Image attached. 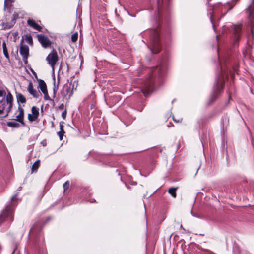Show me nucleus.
Returning <instances> with one entry per match:
<instances>
[{"label":"nucleus","instance_id":"obj_1","mask_svg":"<svg viewBox=\"0 0 254 254\" xmlns=\"http://www.w3.org/2000/svg\"><path fill=\"white\" fill-rule=\"evenodd\" d=\"M171 0H153V4L151 10L154 11L152 20L153 28L147 30L146 33L149 35L150 47L149 49L153 54L159 53L161 50V43L159 37V29L160 19L164 13L169 7Z\"/></svg>","mask_w":254,"mask_h":254},{"label":"nucleus","instance_id":"obj_2","mask_svg":"<svg viewBox=\"0 0 254 254\" xmlns=\"http://www.w3.org/2000/svg\"><path fill=\"white\" fill-rule=\"evenodd\" d=\"M166 67L164 65L161 64L154 68L151 75L144 82L142 93L145 96H147L153 91V85L155 82H159L161 79L165 75Z\"/></svg>","mask_w":254,"mask_h":254},{"label":"nucleus","instance_id":"obj_3","mask_svg":"<svg viewBox=\"0 0 254 254\" xmlns=\"http://www.w3.org/2000/svg\"><path fill=\"white\" fill-rule=\"evenodd\" d=\"M239 0H233L231 2H228L225 5H223L221 3H218L214 5L211 8L209 9L210 19L214 29H215L213 21L216 19H219L221 15H225L228 11L230 10Z\"/></svg>","mask_w":254,"mask_h":254},{"label":"nucleus","instance_id":"obj_4","mask_svg":"<svg viewBox=\"0 0 254 254\" xmlns=\"http://www.w3.org/2000/svg\"><path fill=\"white\" fill-rule=\"evenodd\" d=\"M221 73L218 74L216 76L215 83L213 86V92L211 95L210 100L212 102L215 100L218 97L219 94L221 93L223 90V83L225 81V78H228V73L223 69V65L221 62Z\"/></svg>","mask_w":254,"mask_h":254},{"label":"nucleus","instance_id":"obj_5","mask_svg":"<svg viewBox=\"0 0 254 254\" xmlns=\"http://www.w3.org/2000/svg\"><path fill=\"white\" fill-rule=\"evenodd\" d=\"M17 195H13L11 200L10 204L7 205L6 207L0 213V226L4 225L9 227L14 220V203L12 202L16 199Z\"/></svg>","mask_w":254,"mask_h":254},{"label":"nucleus","instance_id":"obj_6","mask_svg":"<svg viewBox=\"0 0 254 254\" xmlns=\"http://www.w3.org/2000/svg\"><path fill=\"white\" fill-rule=\"evenodd\" d=\"M246 12L249 19V25L251 27V34L248 36V43L251 39H253L254 36V23L253 21V19H254V0H253L246 9Z\"/></svg>","mask_w":254,"mask_h":254},{"label":"nucleus","instance_id":"obj_7","mask_svg":"<svg viewBox=\"0 0 254 254\" xmlns=\"http://www.w3.org/2000/svg\"><path fill=\"white\" fill-rule=\"evenodd\" d=\"M242 27L241 24L232 25L229 29L231 32H232L234 36L233 45L234 46H237L239 41V38L242 34Z\"/></svg>","mask_w":254,"mask_h":254},{"label":"nucleus","instance_id":"obj_8","mask_svg":"<svg viewBox=\"0 0 254 254\" xmlns=\"http://www.w3.org/2000/svg\"><path fill=\"white\" fill-rule=\"evenodd\" d=\"M46 60L48 64L54 69L56 63L58 61V56L57 51L53 49L47 56Z\"/></svg>","mask_w":254,"mask_h":254},{"label":"nucleus","instance_id":"obj_9","mask_svg":"<svg viewBox=\"0 0 254 254\" xmlns=\"http://www.w3.org/2000/svg\"><path fill=\"white\" fill-rule=\"evenodd\" d=\"M73 85L71 87V84H69V85L66 84L64 85L63 90L61 91V94L66 100H68L71 97L73 94Z\"/></svg>","mask_w":254,"mask_h":254},{"label":"nucleus","instance_id":"obj_10","mask_svg":"<svg viewBox=\"0 0 254 254\" xmlns=\"http://www.w3.org/2000/svg\"><path fill=\"white\" fill-rule=\"evenodd\" d=\"M39 42L44 48H47L51 44V42L48 37L44 34H40L37 35Z\"/></svg>","mask_w":254,"mask_h":254},{"label":"nucleus","instance_id":"obj_11","mask_svg":"<svg viewBox=\"0 0 254 254\" xmlns=\"http://www.w3.org/2000/svg\"><path fill=\"white\" fill-rule=\"evenodd\" d=\"M19 53L22 56L23 60L25 64H27V59L29 56V47L26 45H22L19 49Z\"/></svg>","mask_w":254,"mask_h":254},{"label":"nucleus","instance_id":"obj_12","mask_svg":"<svg viewBox=\"0 0 254 254\" xmlns=\"http://www.w3.org/2000/svg\"><path fill=\"white\" fill-rule=\"evenodd\" d=\"M18 111H19V114L16 116V119H14L15 120H16L17 121L22 123L24 124L23 123V118H24V110L21 108L20 105H19L18 106Z\"/></svg>","mask_w":254,"mask_h":254},{"label":"nucleus","instance_id":"obj_13","mask_svg":"<svg viewBox=\"0 0 254 254\" xmlns=\"http://www.w3.org/2000/svg\"><path fill=\"white\" fill-rule=\"evenodd\" d=\"M28 24L32 27L33 29L40 31L41 30L42 27L39 25L37 23H36L34 20L32 19H28L27 20Z\"/></svg>","mask_w":254,"mask_h":254},{"label":"nucleus","instance_id":"obj_14","mask_svg":"<svg viewBox=\"0 0 254 254\" xmlns=\"http://www.w3.org/2000/svg\"><path fill=\"white\" fill-rule=\"evenodd\" d=\"M27 90L29 93L31 94L34 97L37 98L38 94L37 91L33 89V84L31 82H30L28 86Z\"/></svg>","mask_w":254,"mask_h":254},{"label":"nucleus","instance_id":"obj_15","mask_svg":"<svg viewBox=\"0 0 254 254\" xmlns=\"http://www.w3.org/2000/svg\"><path fill=\"white\" fill-rule=\"evenodd\" d=\"M13 19L12 20V21L11 22V24L10 25L8 24L7 23H3V25L4 26V29H6V28H8V29H9V28H11L13 24L15 23V21L16 20V19L18 18V14L17 13H14L13 14Z\"/></svg>","mask_w":254,"mask_h":254},{"label":"nucleus","instance_id":"obj_16","mask_svg":"<svg viewBox=\"0 0 254 254\" xmlns=\"http://www.w3.org/2000/svg\"><path fill=\"white\" fill-rule=\"evenodd\" d=\"M16 97L18 103H25L26 99L21 93L16 92Z\"/></svg>","mask_w":254,"mask_h":254},{"label":"nucleus","instance_id":"obj_17","mask_svg":"<svg viewBox=\"0 0 254 254\" xmlns=\"http://www.w3.org/2000/svg\"><path fill=\"white\" fill-rule=\"evenodd\" d=\"M2 46V49H3V54L4 55L5 57L7 59L9 60V59H10L9 56V54L8 53V50H7V47H6V44L5 41L3 42Z\"/></svg>","mask_w":254,"mask_h":254},{"label":"nucleus","instance_id":"obj_18","mask_svg":"<svg viewBox=\"0 0 254 254\" xmlns=\"http://www.w3.org/2000/svg\"><path fill=\"white\" fill-rule=\"evenodd\" d=\"M39 87L42 92H44V91H46L47 90L45 82L42 79L39 81Z\"/></svg>","mask_w":254,"mask_h":254},{"label":"nucleus","instance_id":"obj_19","mask_svg":"<svg viewBox=\"0 0 254 254\" xmlns=\"http://www.w3.org/2000/svg\"><path fill=\"white\" fill-rule=\"evenodd\" d=\"M39 166H40V160H38L34 163V164H33V165L32 166V168H31L32 173H33L35 171H37Z\"/></svg>","mask_w":254,"mask_h":254},{"label":"nucleus","instance_id":"obj_20","mask_svg":"<svg viewBox=\"0 0 254 254\" xmlns=\"http://www.w3.org/2000/svg\"><path fill=\"white\" fill-rule=\"evenodd\" d=\"M7 125L9 127L17 128L20 127L19 124L15 121L8 122Z\"/></svg>","mask_w":254,"mask_h":254},{"label":"nucleus","instance_id":"obj_21","mask_svg":"<svg viewBox=\"0 0 254 254\" xmlns=\"http://www.w3.org/2000/svg\"><path fill=\"white\" fill-rule=\"evenodd\" d=\"M176 190L177 188L171 187L168 190V192L174 198L176 197Z\"/></svg>","mask_w":254,"mask_h":254},{"label":"nucleus","instance_id":"obj_22","mask_svg":"<svg viewBox=\"0 0 254 254\" xmlns=\"http://www.w3.org/2000/svg\"><path fill=\"white\" fill-rule=\"evenodd\" d=\"M6 102L7 104H12L13 96L10 92H8L6 95Z\"/></svg>","mask_w":254,"mask_h":254},{"label":"nucleus","instance_id":"obj_23","mask_svg":"<svg viewBox=\"0 0 254 254\" xmlns=\"http://www.w3.org/2000/svg\"><path fill=\"white\" fill-rule=\"evenodd\" d=\"M31 112H32V114L36 116L37 117H38L39 113L38 108H37L35 106H33L31 109Z\"/></svg>","mask_w":254,"mask_h":254},{"label":"nucleus","instance_id":"obj_24","mask_svg":"<svg viewBox=\"0 0 254 254\" xmlns=\"http://www.w3.org/2000/svg\"><path fill=\"white\" fill-rule=\"evenodd\" d=\"M25 40L26 42L29 44H32L33 43L32 37L30 34L26 35Z\"/></svg>","mask_w":254,"mask_h":254},{"label":"nucleus","instance_id":"obj_25","mask_svg":"<svg viewBox=\"0 0 254 254\" xmlns=\"http://www.w3.org/2000/svg\"><path fill=\"white\" fill-rule=\"evenodd\" d=\"M38 117H37L36 116L32 114H29L28 115V119L30 122H33L35 121Z\"/></svg>","mask_w":254,"mask_h":254},{"label":"nucleus","instance_id":"obj_26","mask_svg":"<svg viewBox=\"0 0 254 254\" xmlns=\"http://www.w3.org/2000/svg\"><path fill=\"white\" fill-rule=\"evenodd\" d=\"M78 38V33L77 32H75L74 34H73L71 36V41L73 42H75L77 41Z\"/></svg>","mask_w":254,"mask_h":254},{"label":"nucleus","instance_id":"obj_27","mask_svg":"<svg viewBox=\"0 0 254 254\" xmlns=\"http://www.w3.org/2000/svg\"><path fill=\"white\" fill-rule=\"evenodd\" d=\"M8 104V106L6 109V111L7 112V114H6L5 117L7 116L8 113L11 111L12 108V104Z\"/></svg>","mask_w":254,"mask_h":254},{"label":"nucleus","instance_id":"obj_28","mask_svg":"<svg viewBox=\"0 0 254 254\" xmlns=\"http://www.w3.org/2000/svg\"><path fill=\"white\" fill-rule=\"evenodd\" d=\"M69 185H70L69 182L68 181L65 182L63 184V188H64V191H65L67 189H68V188L69 187Z\"/></svg>","mask_w":254,"mask_h":254},{"label":"nucleus","instance_id":"obj_29","mask_svg":"<svg viewBox=\"0 0 254 254\" xmlns=\"http://www.w3.org/2000/svg\"><path fill=\"white\" fill-rule=\"evenodd\" d=\"M64 133H65L64 131H59V132H58L57 134L59 137L60 140H62L63 139V138Z\"/></svg>","mask_w":254,"mask_h":254},{"label":"nucleus","instance_id":"obj_30","mask_svg":"<svg viewBox=\"0 0 254 254\" xmlns=\"http://www.w3.org/2000/svg\"><path fill=\"white\" fill-rule=\"evenodd\" d=\"M14 1L13 0H5L4 1V7L5 8L6 6H8L9 3H12Z\"/></svg>","mask_w":254,"mask_h":254},{"label":"nucleus","instance_id":"obj_31","mask_svg":"<svg viewBox=\"0 0 254 254\" xmlns=\"http://www.w3.org/2000/svg\"><path fill=\"white\" fill-rule=\"evenodd\" d=\"M61 116H62V117L64 119H65V118H66V110L64 111L62 113Z\"/></svg>","mask_w":254,"mask_h":254},{"label":"nucleus","instance_id":"obj_32","mask_svg":"<svg viewBox=\"0 0 254 254\" xmlns=\"http://www.w3.org/2000/svg\"><path fill=\"white\" fill-rule=\"evenodd\" d=\"M5 94V91L3 90H0V97H2Z\"/></svg>","mask_w":254,"mask_h":254},{"label":"nucleus","instance_id":"obj_33","mask_svg":"<svg viewBox=\"0 0 254 254\" xmlns=\"http://www.w3.org/2000/svg\"><path fill=\"white\" fill-rule=\"evenodd\" d=\"M44 99L46 100H51L48 94L47 95H45L44 96Z\"/></svg>","mask_w":254,"mask_h":254},{"label":"nucleus","instance_id":"obj_34","mask_svg":"<svg viewBox=\"0 0 254 254\" xmlns=\"http://www.w3.org/2000/svg\"><path fill=\"white\" fill-rule=\"evenodd\" d=\"M173 119L174 121H175L176 123H179L182 121V119H179L178 120L175 119L174 117H173Z\"/></svg>","mask_w":254,"mask_h":254},{"label":"nucleus","instance_id":"obj_35","mask_svg":"<svg viewBox=\"0 0 254 254\" xmlns=\"http://www.w3.org/2000/svg\"><path fill=\"white\" fill-rule=\"evenodd\" d=\"M59 109L60 110H63L64 109V104L63 103V104H61L59 106Z\"/></svg>","mask_w":254,"mask_h":254},{"label":"nucleus","instance_id":"obj_36","mask_svg":"<svg viewBox=\"0 0 254 254\" xmlns=\"http://www.w3.org/2000/svg\"><path fill=\"white\" fill-rule=\"evenodd\" d=\"M60 129L61 131H64L63 128V126L61 124H60Z\"/></svg>","mask_w":254,"mask_h":254},{"label":"nucleus","instance_id":"obj_37","mask_svg":"<svg viewBox=\"0 0 254 254\" xmlns=\"http://www.w3.org/2000/svg\"><path fill=\"white\" fill-rule=\"evenodd\" d=\"M53 96H54V97H55L56 95V89L55 87H54L53 88Z\"/></svg>","mask_w":254,"mask_h":254},{"label":"nucleus","instance_id":"obj_38","mask_svg":"<svg viewBox=\"0 0 254 254\" xmlns=\"http://www.w3.org/2000/svg\"><path fill=\"white\" fill-rule=\"evenodd\" d=\"M205 251L208 252V254H215L213 252H212L209 250H205Z\"/></svg>","mask_w":254,"mask_h":254},{"label":"nucleus","instance_id":"obj_39","mask_svg":"<svg viewBox=\"0 0 254 254\" xmlns=\"http://www.w3.org/2000/svg\"><path fill=\"white\" fill-rule=\"evenodd\" d=\"M44 94V95H47L48 94L47 90H46V91H44V92H42Z\"/></svg>","mask_w":254,"mask_h":254},{"label":"nucleus","instance_id":"obj_40","mask_svg":"<svg viewBox=\"0 0 254 254\" xmlns=\"http://www.w3.org/2000/svg\"><path fill=\"white\" fill-rule=\"evenodd\" d=\"M91 203H93L95 202V200L94 199H92L90 200H89Z\"/></svg>","mask_w":254,"mask_h":254},{"label":"nucleus","instance_id":"obj_41","mask_svg":"<svg viewBox=\"0 0 254 254\" xmlns=\"http://www.w3.org/2000/svg\"><path fill=\"white\" fill-rule=\"evenodd\" d=\"M4 109H0V115L2 114L3 112Z\"/></svg>","mask_w":254,"mask_h":254},{"label":"nucleus","instance_id":"obj_42","mask_svg":"<svg viewBox=\"0 0 254 254\" xmlns=\"http://www.w3.org/2000/svg\"><path fill=\"white\" fill-rule=\"evenodd\" d=\"M21 189H22V187H19L18 188V190H20Z\"/></svg>","mask_w":254,"mask_h":254},{"label":"nucleus","instance_id":"obj_43","mask_svg":"<svg viewBox=\"0 0 254 254\" xmlns=\"http://www.w3.org/2000/svg\"><path fill=\"white\" fill-rule=\"evenodd\" d=\"M191 215H192L193 216V215H194V213H193V212H192V210H191Z\"/></svg>","mask_w":254,"mask_h":254},{"label":"nucleus","instance_id":"obj_44","mask_svg":"<svg viewBox=\"0 0 254 254\" xmlns=\"http://www.w3.org/2000/svg\"><path fill=\"white\" fill-rule=\"evenodd\" d=\"M191 215H192L193 216V215H194V213H193V212H192V210H191Z\"/></svg>","mask_w":254,"mask_h":254},{"label":"nucleus","instance_id":"obj_45","mask_svg":"<svg viewBox=\"0 0 254 254\" xmlns=\"http://www.w3.org/2000/svg\"><path fill=\"white\" fill-rule=\"evenodd\" d=\"M193 216L196 217H198V216L197 215H196V214H194L193 215Z\"/></svg>","mask_w":254,"mask_h":254},{"label":"nucleus","instance_id":"obj_46","mask_svg":"<svg viewBox=\"0 0 254 254\" xmlns=\"http://www.w3.org/2000/svg\"><path fill=\"white\" fill-rule=\"evenodd\" d=\"M223 28H224V29H225V28H226V27H225V26H223Z\"/></svg>","mask_w":254,"mask_h":254}]
</instances>
